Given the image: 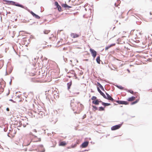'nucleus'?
Masks as SVG:
<instances>
[{"instance_id":"obj_1","label":"nucleus","mask_w":152,"mask_h":152,"mask_svg":"<svg viewBox=\"0 0 152 152\" xmlns=\"http://www.w3.org/2000/svg\"><path fill=\"white\" fill-rule=\"evenodd\" d=\"M114 102H116L120 104L127 105L129 104V102H128L124 101L117 100H114Z\"/></svg>"},{"instance_id":"obj_2","label":"nucleus","mask_w":152,"mask_h":152,"mask_svg":"<svg viewBox=\"0 0 152 152\" xmlns=\"http://www.w3.org/2000/svg\"><path fill=\"white\" fill-rule=\"evenodd\" d=\"M7 2L11 4L15 5L16 6L20 7L21 8H23V6L22 5L19 4H15V2L13 1H7Z\"/></svg>"},{"instance_id":"obj_3","label":"nucleus","mask_w":152,"mask_h":152,"mask_svg":"<svg viewBox=\"0 0 152 152\" xmlns=\"http://www.w3.org/2000/svg\"><path fill=\"white\" fill-rule=\"evenodd\" d=\"M37 148L39 151L40 152H44L45 150L43 148V146L42 145H39L37 146Z\"/></svg>"},{"instance_id":"obj_4","label":"nucleus","mask_w":152,"mask_h":152,"mask_svg":"<svg viewBox=\"0 0 152 152\" xmlns=\"http://www.w3.org/2000/svg\"><path fill=\"white\" fill-rule=\"evenodd\" d=\"M121 126V124H119L112 126L111 128L112 130H115L119 129L120 128Z\"/></svg>"},{"instance_id":"obj_5","label":"nucleus","mask_w":152,"mask_h":152,"mask_svg":"<svg viewBox=\"0 0 152 152\" xmlns=\"http://www.w3.org/2000/svg\"><path fill=\"white\" fill-rule=\"evenodd\" d=\"M80 35V34H77L75 33H72L70 34L71 37L73 38L78 37Z\"/></svg>"},{"instance_id":"obj_6","label":"nucleus","mask_w":152,"mask_h":152,"mask_svg":"<svg viewBox=\"0 0 152 152\" xmlns=\"http://www.w3.org/2000/svg\"><path fill=\"white\" fill-rule=\"evenodd\" d=\"M90 51L93 57L94 58H95L96 55V52L91 48L90 49Z\"/></svg>"},{"instance_id":"obj_7","label":"nucleus","mask_w":152,"mask_h":152,"mask_svg":"<svg viewBox=\"0 0 152 152\" xmlns=\"http://www.w3.org/2000/svg\"><path fill=\"white\" fill-rule=\"evenodd\" d=\"M89 142L88 141H85L83 142L80 146L81 148H85L88 145Z\"/></svg>"},{"instance_id":"obj_8","label":"nucleus","mask_w":152,"mask_h":152,"mask_svg":"<svg viewBox=\"0 0 152 152\" xmlns=\"http://www.w3.org/2000/svg\"><path fill=\"white\" fill-rule=\"evenodd\" d=\"M70 105L72 110L73 111H75L76 110H78V107L75 104H71Z\"/></svg>"},{"instance_id":"obj_9","label":"nucleus","mask_w":152,"mask_h":152,"mask_svg":"<svg viewBox=\"0 0 152 152\" xmlns=\"http://www.w3.org/2000/svg\"><path fill=\"white\" fill-rule=\"evenodd\" d=\"M103 97L105 98L108 99L109 100L113 101L114 102V99L111 96H102Z\"/></svg>"},{"instance_id":"obj_10","label":"nucleus","mask_w":152,"mask_h":152,"mask_svg":"<svg viewBox=\"0 0 152 152\" xmlns=\"http://www.w3.org/2000/svg\"><path fill=\"white\" fill-rule=\"evenodd\" d=\"M55 6H56V8L58 9L59 11L61 12L62 11L61 7L59 5L58 2L57 1L55 2Z\"/></svg>"},{"instance_id":"obj_11","label":"nucleus","mask_w":152,"mask_h":152,"mask_svg":"<svg viewBox=\"0 0 152 152\" xmlns=\"http://www.w3.org/2000/svg\"><path fill=\"white\" fill-rule=\"evenodd\" d=\"M46 99H48L49 101H50V99L53 101L55 97H54V96H46Z\"/></svg>"},{"instance_id":"obj_12","label":"nucleus","mask_w":152,"mask_h":152,"mask_svg":"<svg viewBox=\"0 0 152 152\" xmlns=\"http://www.w3.org/2000/svg\"><path fill=\"white\" fill-rule=\"evenodd\" d=\"M30 13L35 18H36L37 19H39L40 18V17L38 15L35 14L33 12L31 11L30 12Z\"/></svg>"},{"instance_id":"obj_13","label":"nucleus","mask_w":152,"mask_h":152,"mask_svg":"<svg viewBox=\"0 0 152 152\" xmlns=\"http://www.w3.org/2000/svg\"><path fill=\"white\" fill-rule=\"evenodd\" d=\"M63 7L65 8L66 9H68L69 8L71 7L69 6H68L66 4H63L61 5Z\"/></svg>"},{"instance_id":"obj_14","label":"nucleus","mask_w":152,"mask_h":152,"mask_svg":"<svg viewBox=\"0 0 152 152\" xmlns=\"http://www.w3.org/2000/svg\"><path fill=\"white\" fill-rule=\"evenodd\" d=\"M100 102H101L102 103V104L105 107L111 105V104L110 103H105L102 102L100 100Z\"/></svg>"},{"instance_id":"obj_15","label":"nucleus","mask_w":152,"mask_h":152,"mask_svg":"<svg viewBox=\"0 0 152 152\" xmlns=\"http://www.w3.org/2000/svg\"><path fill=\"white\" fill-rule=\"evenodd\" d=\"M100 101H99L98 99H96V100H93L92 101V103L96 105H98L99 104Z\"/></svg>"},{"instance_id":"obj_16","label":"nucleus","mask_w":152,"mask_h":152,"mask_svg":"<svg viewBox=\"0 0 152 152\" xmlns=\"http://www.w3.org/2000/svg\"><path fill=\"white\" fill-rule=\"evenodd\" d=\"M135 99V97L134 96H132L131 97L127 99V100L129 101L132 102Z\"/></svg>"},{"instance_id":"obj_17","label":"nucleus","mask_w":152,"mask_h":152,"mask_svg":"<svg viewBox=\"0 0 152 152\" xmlns=\"http://www.w3.org/2000/svg\"><path fill=\"white\" fill-rule=\"evenodd\" d=\"M115 43L112 44L110 45V46L106 47L105 48V50H107L109 48H111L112 47L115 46Z\"/></svg>"},{"instance_id":"obj_18","label":"nucleus","mask_w":152,"mask_h":152,"mask_svg":"<svg viewBox=\"0 0 152 152\" xmlns=\"http://www.w3.org/2000/svg\"><path fill=\"white\" fill-rule=\"evenodd\" d=\"M4 61L3 60H0V69L3 66L4 64Z\"/></svg>"},{"instance_id":"obj_19","label":"nucleus","mask_w":152,"mask_h":152,"mask_svg":"<svg viewBox=\"0 0 152 152\" xmlns=\"http://www.w3.org/2000/svg\"><path fill=\"white\" fill-rule=\"evenodd\" d=\"M96 85L97 86V88H100L101 89H103V88L102 86L99 83H97L96 84Z\"/></svg>"},{"instance_id":"obj_20","label":"nucleus","mask_w":152,"mask_h":152,"mask_svg":"<svg viewBox=\"0 0 152 152\" xmlns=\"http://www.w3.org/2000/svg\"><path fill=\"white\" fill-rule=\"evenodd\" d=\"M72 82L71 81V82H70L67 83V88H68V90H69L70 88V87H71V86L72 85Z\"/></svg>"},{"instance_id":"obj_21","label":"nucleus","mask_w":152,"mask_h":152,"mask_svg":"<svg viewBox=\"0 0 152 152\" xmlns=\"http://www.w3.org/2000/svg\"><path fill=\"white\" fill-rule=\"evenodd\" d=\"M66 144V143L65 142H61L59 144V145L61 146H64Z\"/></svg>"},{"instance_id":"obj_22","label":"nucleus","mask_w":152,"mask_h":152,"mask_svg":"<svg viewBox=\"0 0 152 152\" xmlns=\"http://www.w3.org/2000/svg\"><path fill=\"white\" fill-rule=\"evenodd\" d=\"M139 99H136L135 101H134L133 102H131V104L132 105H133V104H135L137 103L139 101Z\"/></svg>"},{"instance_id":"obj_23","label":"nucleus","mask_w":152,"mask_h":152,"mask_svg":"<svg viewBox=\"0 0 152 152\" xmlns=\"http://www.w3.org/2000/svg\"><path fill=\"white\" fill-rule=\"evenodd\" d=\"M80 107H78V110H79V111H80L81 110L83 107V105L81 104H80Z\"/></svg>"},{"instance_id":"obj_24","label":"nucleus","mask_w":152,"mask_h":152,"mask_svg":"<svg viewBox=\"0 0 152 152\" xmlns=\"http://www.w3.org/2000/svg\"><path fill=\"white\" fill-rule=\"evenodd\" d=\"M50 32V30H45L44 31V33L45 34H48Z\"/></svg>"},{"instance_id":"obj_25","label":"nucleus","mask_w":152,"mask_h":152,"mask_svg":"<svg viewBox=\"0 0 152 152\" xmlns=\"http://www.w3.org/2000/svg\"><path fill=\"white\" fill-rule=\"evenodd\" d=\"M96 61L98 63H99V64L100 63V57L99 56H98L97 57V58H96Z\"/></svg>"},{"instance_id":"obj_26","label":"nucleus","mask_w":152,"mask_h":152,"mask_svg":"<svg viewBox=\"0 0 152 152\" xmlns=\"http://www.w3.org/2000/svg\"><path fill=\"white\" fill-rule=\"evenodd\" d=\"M97 89L98 91L100 93V94L101 95H104V94L100 90V89L98 87Z\"/></svg>"},{"instance_id":"obj_27","label":"nucleus","mask_w":152,"mask_h":152,"mask_svg":"<svg viewBox=\"0 0 152 152\" xmlns=\"http://www.w3.org/2000/svg\"><path fill=\"white\" fill-rule=\"evenodd\" d=\"M99 111H103L104 110V108L103 107H99V109L98 110Z\"/></svg>"},{"instance_id":"obj_28","label":"nucleus","mask_w":152,"mask_h":152,"mask_svg":"<svg viewBox=\"0 0 152 152\" xmlns=\"http://www.w3.org/2000/svg\"><path fill=\"white\" fill-rule=\"evenodd\" d=\"M4 89L1 87L0 88V94H1V93L4 91Z\"/></svg>"},{"instance_id":"obj_29","label":"nucleus","mask_w":152,"mask_h":152,"mask_svg":"<svg viewBox=\"0 0 152 152\" xmlns=\"http://www.w3.org/2000/svg\"><path fill=\"white\" fill-rule=\"evenodd\" d=\"M77 144H75L74 145H71V147L72 148H74L75 147L77 146Z\"/></svg>"},{"instance_id":"obj_30","label":"nucleus","mask_w":152,"mask_h":152,"mask_svg":"<svg viewBox=\"0 0 152 152\" xmlns=\"http://www.w3.org/2000/svg\"><path fill=\"white\" fill-rule=\"evenodd\" d=\"M117 87L118 88H119L121 89H123L124 88L122 86H117Z\"/></svg>"},{"instance_id":"obj_31","label":"nucleus","mask_w":152,"mask_h":152,"mask_svg":"<svg viewBox=\"0 0 152 152\" xmlns=\"http://www.w3.org/2000/svg\"><path fill=\"white\" fill-rule=\"evenodd\" d=\"M92 107L93 108V109H94L95 110H97V108L96 107L94 106H92Z\"/></svg>"},{"instance_id":"obj_32","label":"nucleus","mask_w":152,"mask_h":152,"mask_svg":"<svg viewBox=\"0 0 152 152\" xmlns=\"http://www.w3.org/2000/svg\"><path fill=\"white\" fill-rule=\"evenodd\" d=\"M129 92L131 94H134V92L132 90H130L129 91Z\"/></svg>"},{"instance_id":"obj_33","label":"nucleus","mask_w":152,"mask_h":152,"mask_svg":"<svg viewBox=\"0 0 152 152\" xmlns=\"http://www.w3.org/2000/svg\"><path fill=\"white\" fill-rule=\"evenodd\" d=\"M96 99V97L95 96H93L92 98H91V99L92 100H94V99Z\"/></svg>"},{"instance_id":"obj_34","label":"nucleus","mask_w":152,"mask_h":152,"mask_svg":"<svg viewBox=\"0 0 152 152\" xmlns=\"http://www.w3.org/2000/svg\"><path fill=\"white\" fill-rule=\"evenodd\" d=\"M74 99H73V100H71V104H75L74 103Z\"/></svg>"},{"instance_id":"obj_35","label":"nucleus","mask_w":152,"mask_h":152,"mask_svg":"<svg viewBox=\"0 0 152 152\" xmlns=\"http://www.w3.org/2000/svg\"><path fill=\"white\" fill-rule=\"evenodd\" d=\"M33 131L35 132H37V130L36 129H34L33 130Z\"/></svg>"},{"instance_id":"obj_36","label":"nucleus","mask_w":152,"mask_h":152,"mask_svg":"<svg viewBox=\"0 0 152 152\" xmlns=\"http://www.w3.org/2000/svg\"><path fill=\"white\" fill-rule=\"evenodd\" d=\"M6 110L7 111H9V108L7 107L6 108Z\"/></svg>"},{"instance_id":"obj_37","label":"nucleus","mask_w":152,"mask_h":152,"mask_svg":"<svg viewBox=\"0 0 152 152\" xmlns=\"http://www.w3.org/2000/svg\"><path fill=\"white\" fill-rule=\"evenodd\" d=\"M72 148L71 147V146H69L68 147V149H70V148Z\"/></svg>"},{"instance_id":"obj_38","label":"nucleus","mask_w":152,"mask_h":152,"mask_svg":"<svg viewBox=\"0 0 152 152\" xmlns=\"http://www.w3.org/2000/svg\"><path fill=\"white\" fill-rule=\"evenodd\" d=\"M41 138H39V140H38V141H41Z\"/></svg>"},{"instance_id":"obj_39","label":"nucleus","mask_w":152,"mask_h":152,"mask_svg":"<svg viewBox=\"0 0 152 152\" xmlns=\"http://www.w3.org/2000/svg\"><path fill=\"white\" fill-rule=\"evenodd\" d=\"M17 97L18 98H19L20 97V96H17Z\"/></svg>"},{"instance_id":"obj_40","label":"nucleus","mask_w":152,"mask_h":152,"mask_svg":"<svg viewBox=\"0 0 152 152\" xmlns=\"http://www.w3.org/2000/svg\"><path fill=\"white\" fill-rule=\"evenodd\" d=\"M32 136H34V137H37V136H36L35 135H33V134H32Z\"/></svg>"},{"instance_id":"obj_41","label":"nucleus","mask_w":152,"mask_h":152,"mask_svg":"<svg viewBox=\"0 0 152 152\" xmlns=\"http://www.w3.org/2000/svg\"><path fill=\"white\" fill-rule=\"evenodd\" d=\"M79 112V111H78V112L77 111H76L75 112V113H78Z\"/></svg>"},{"instance_id":"obj_42","label":"nucleus","mask_w":152,"mask_h":152,"mask_svg":"<svg viewBox=\"0 0 152 152\" xmlns=\"http://www.w3.org/2000/svg\"><path fill=\"white\" fill-rule=\"evenodd\" d=\"M10 101H13L12 99H10L9 100Z\"/></svg>"},{"instance_id":"obj_43","label":"nucleus","mask_w":152,"mask_h":152,"mask_svg":"<svg viewBox=\"0 0 152 152\" xmlns=\"http://www.w3.org/2000/svg\"><path fill=\"white\" fill-rule=\"evenodd\" d=\"M9 94V91L8 93L7 94V95H8V94Z\"/></svg>"},{"instance_id":"obj_44","label":"nucleus","mask_w":152,"mask_h":152,"mask_svg":"<svg viewBox=\"0 0 152 152\" xmlns=\"http://www.w3.org/2000/svg\"><path fill=\"white\" fill-rule=\"evenodd\" d=\"M37 78H38V79H41V77H37Z\"/></svg>"},{"instance_id":"obj_45","label":"nucleus","mask_w":152,"mask_h":152,"mask_svg":"<svg viewBox=\"0 0 152 152\" xmlns=\"http://www.w3.org/2000/svg\"><path fill=\"white\" fill-rule=\"evenodd\" d=\"M30 144V143H29L28 144H27L26 145H29Z\"/></svg>"},{"instance_id":"obj_46","label":"nucleus","mask_w":152,"mask_h":152,"mask_svg":"<svg viewBox=\"0 0 152 152\" xmlns=\"http://www.w3.org/2000/svg\"><path fill=\"white\" fill-rule=\"evenodd\" d=\"M31 75H32V76H34V75H32V74H31Z\"/></svg>"},{"instance_id":"obj_47","label":"nucleus","mask_w":152,"mask_h":152,"mask_svg":"<svg viewBox=\"0 0 152 152\" xmlns=\"http://www.w3.org/2000/svg\"><path fill=\"white\" fill-rule=\"evenodd\" d=\"M59 96L56 95V97L58 96V97Z\"/></svg>"},{"instance_id":"obj_48","label":"nucleus","mask_w":152,"mask_h":152,"mask_svg":"<svg viewBox=\"0 0 152 152\" xmlns=\"http://www.w3.org/2000/svg\"><path fill=\"white\" fill-rule=\"evenodd\" d=\"M23 126H24V127H25V126H25V125H23Z\"/></svg>"},{"instance_id":"obj_49","label":"nucleus","mask_w":152,"mask_h":152,"mask_svg":"<svg viewBox=\"0 0 152 152\" xmlns=\"http://www.w3.org/2000/svg\"><path fill=\"white\" fill-rule=\"evenodd\" d=\"M123 37H124V36H122V38H123Z\"/></svg>"},{"instance_id":"obj_50","label":"nucleus","mask_w":152,"mask_h":152,"mask_svg":"<svg viewBox=\"0 0 152 152\" xmlns=\"http://www.w3.org/2000/svg\"><path fill=\"white\" fill-rule=\"evenodd\" d=\"M30 134H31L32 135V133H30Z\"/></svg>"},{"instance_id":"obj_51","label":"nucleus","mask_w":152,"mask_h":152,"mask_svg":"<svg viewBox=\"0 0 152 152\" xmlns=\"http://www.w3.org/2000/svg\"><path fill=\"white\" fill-rule=\"evenodd\" d=\"M107 95H109V94H107Z\"/></svg>"},{"instance_id":"obj_52","label":"nucleus","mask_w":152,"mask_h":152,"mask_svg":"<svg viewBox=\"0 0 152 152\" xmlns=\"http://www.w3.org/2000/svg\"><path fill=\"white\" fill-rule=\"evenodd\" d=\"M115 104V105H116V104Z\"/></svg>"},{"instance_id":"obj_53","label":"nucleus","mask_w":152,"mask_h":152,"mask_svg":"<svg viewBox=\"0 0 152 152\" xmlns=\"http://www.w3.org/2000/svg\"><path fill=\"white\" fill-rule=\"evenodd\" d=\"M77 104L79 103V102H77Z\"/></svg>"},{"instance_id":"obj_54","label":"nucleus","mask_w":152,"mask_h":152,"mask_svg":"<svg viewBox=\"0 0 152 152\" xmlns=\"http://www.w3.org/2000/svg\"><path fill=\"white\" fill-rule=\"evenodd\" d=\"M122 107V106H121V107Z\"/></svg>"}]
</instances>
